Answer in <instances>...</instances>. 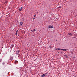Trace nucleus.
Wrapping results in <instances>:
<instances>
[{
    "label": "nucleus",
    "mask_w": 77,
    "mask_h": 77,
    "mask_svg": "<svg viewBox=\"0 0 77 77\" xmlns=\"http://www.w3.org/2000/svg\"><path fill=\"white\" fill-rule=\"evenodd\" d=\"M61 50H63V51H66V49H62Z\"/></svg>",
    "instance_id": "7"
},
{
    "label": "nucleus",
    "mask_w": 77,
    "mask_h": 77,
    "mask_svg": "<svg viewBox=\"0 0 77 77\" xmlns=\"http://www.w3.org/2000/svg\"><path fill=\"white\" fill-rule=\"evenodd\" d=\"M19 56H20V54H19L18 55V57H19Z\"/></svg>",
    "instance_id": "21"
},
{
    "label": "nucleus",
    "mask_w": 77,
    "mask_h": 77,
    "mask_svg": "<svg viewBox=\"0 0 77 77\" xmlns=\"http://www.w3.org/2000/svg\"><path fill=\"white\" fill-rule=\"evenodd\" d=\"M15 63H18V62L17 60L15 61Z\"/></svg>",
    "instance_id": "8"
},
{
    "label": "nucleus",
    "mask_w": 77,
    "mask_h": 77,
    "mask_svg": "<svg viewBox=\"0 0 77 77\" xmlns=\"http://www.w3.org/2000/svg\"><path fill=\"white\" fill-rule=\"evenodd\" d=\"M19 54V51H16V54Z\"/></svg>",
    "instance_id": "4"
},
{
    "label": "nucleus",
    "mask_w": 77,
    "mask_h": 77,
    "mask_svg": "<svg viewBox=\"0 0 77 77\" xmlns=\"http://www.w3.org/2000/svg\"><path fill=\"white\" fill-rule=\"evenodd\" d=\"M18 11H20V8H18Z\"/></svg>",
    "instance_id": "23"
},
{
    "label": "nucleus",
    "mask_w": 77,
    "mask_h": 77,
    "mask_svg": "<svg viewBox=\"0 0 77 77\" xmlns=\"http://www.w3.org/2000/svg\"><path fill=\"white\" fill-rule=\"evenodd\" d=\"M64 56H65L67 58H68V56L66 55H65Z\"/></svg>",
    "instance_id": "14"
},
{
    "label": "nucleus",
    "mask_w": 77,
    "mask_h": 77,
    "mask_svg": "<svg viewBox=\"0 0 77 77\" xmlns=\"http://www.w3.org/2000/svg\"><path fill=\"white\" fill-rule=\"evenodd\" d=\"M50 48H52V46L51 45L49 46Z\"/></svg>",
    "instance_id": "10"
},
{
    "label": "nucleus",
    "mask_w": 77,
    "mask_h": 77,
    "mask_svg": "<svg viewBox=\"0 0 77 77\" xmlns=\"http://www.w3.org/2000/svg\"><path fill=\"white\" fill-rule=\"evenodd\" d=\"M36 16V15H35L34 16V17L35 18Z\"/></svg>",
    "instance_id": "20"
},
{
    "label": "nucleus",
    "mask_w": 77,
    "mask_h": 77,
    "mask_svg": "<svg viewBox=\"0 0 77 77\" xmlns=\"http://www.w3.org/2000/svg\"><path fill=\"white\" fill-rule=\"evenodd\" d=\"M58 8H59L60 9V8H61V7L60 6V7H58Z\"/></svg>",
    "instance_id": "17"
},
{
    "label": "nucleus",
    "mask_w": 77,
    "mask_h": 77,
    "mask_svg": "<svg viewBox=\"0 0 77 77\" xmlns=\"http://www.w3.org/2000/svg\"><path fill=\"white\" fill-rule=\"evenodd\" d=\"M10 60H12V59H13V57H10Z\"/></svg>",
    "instance_id": "6"
},
{
    "label": "nucleus",
    "mask_w": 77,
    "mask_h": 77,
    "mask_svg": "<svg viewBox=\"0 0 77 77\" xmlns=\"http://www.w3.org/2000/svg\"><path fill=\"white\" fill-rule=\"evenodd\" d=\"M5 63H2V65H5Z\"/></svg>",
    "instance_id": "19"
},
{
    "label": "nucleus",
    "mask_w": 77,
    "mask_h": 77,
    "mask_svg": "<svg viewBox=\"0 0 77 77\" xmlns=\"http://www.w3.org/2000/svg\"><path fill=\"white\" fill-rule=\"evenodd\" d=\"M22 8H23V7H21L20 8V11H21V10H22Z\"/></svg>",
    "instance_id": "11"
},
{
    "label": "nucleus",
    "mask_w": 77,
    "mask_h": 77,
    "mask_svg": "<svg viewBox=\"0 0 77 77\" xmlns=\"http://www.w3.org/2000/svg\"><path fill=\"white\" fill-rule=\"evenodd\" d=\"M14 45H12L11 46V48H13V47H14Z\"/></svg>",
    "instance_id": "3"
},
{
    "label": "nucleus",
    "mask_w": 77,
    "mask_h": 77,
    "mask_svg": "<svg viewBox=\"0 0 77 77\" xmlns=\"http://www.w3.org/2000/svg\"><path fill=\"white\" fill-rule=\"evenodd\" d=\"M15 35H18V34H17V32H16Z\"/></svg>",
    "instance_id": "16"
},
{
    "label": "nucleus",
    "mask_w": 77,
    "mask_h": 77,
    "mask_svg": "<svg viewBox=\"0 0 77 77\" xmlns=\"http://www.w3.org/2000/svg\"><path fill=\"white\" fill-rule=\"evenodd\" d=\"M35 31H36V30L35 29H34L33 30V31L35 32Z\"/></svg>",
    "instance_id": "12"
},
{
    "label": "nucleus",
    "mask_w": 77,
    "mask_h": 77,
    "mask_svg": "<svg viewBox=\"0 0 77 77\" xmlns=\"http://www.w3.org/2000/svg\"><path fill=\"white\" fill-rule=\"evenodd\" d=\"M18 31V30H17L16 32H17H17Z\"/></svg>",
    "instance_id": "22"
},
{
    "label": "nucleus",
    "mask_w": 77,
    "mask_h": 77,
    "mask_svg": "<svg viewBox=\"0 0 77 77\" xmlns=\"http://www.w3.org/2000/svg\"><path fill=\"white\" fill-rule=\"evenodd\" d=\"M46 74H47V73L44 74L42 75H41V77H45V75H46Z\"/></svg>",
    "instance_id": "1"
},
{
    "label": "nucleus",
    "mask_w": 77,
    "mask_h": 77,
    "mask_svg": "<svg viewBox=\"0 0 77 77\" xmlns=\"http://www.w3.org/2000/svg\"><path fill=\"white\" fill-rule=\"evenodd\" d=\"M58 48H57L55 49V50H58Z\"/></svg>",
    "instance_id": "15"
},
{
    "label": "nucleus",
    "mask_w": 77,
    "mask_h": 77,
    "mask_svg": "<svg viewBox=\"0 0 77 77\" xmlns=\"http://www.w3.org/2000/svg\"><path fill=\"white\" fill-rule=\"evenodd\" d=\"M69 35H70V36H72V34L70 33H68Z\"/></svg>",
    "instance_id": "5"
},
{
    "label": "nucleus",
    "mask_w": 77,
    "mask_h": 77,
    "mask_svg": "<svg viewBox=\"0 0 77 77\" xmlns=\"http://www.w3.org/2000/svg\"><path fill=\"white\" fill-rule=\"evenodd\" d=\"M33 19H35V17H34V18H33Z\"/></svg>",
    "instance_id": "24"
},
{
    "label": "nucleus",
    "mask_w": 77,
    "mask_h": 77,
    "mask_svg": "<svg viewBox=\"0 0 77 77\" xmlns=\"http://www.w3.org/2000/svg\"><path fill=\"white\" fill-rule=\"evenodd\" d=\"M2 59H1L0 60V62H2Z\"/></svg>",
    "instance_id": "18"
},
{
    "label": "nucleus",
    "mask_w": 77,
    "mask_h": 77,
    "mask_svg": "<svg viewBox=\"0 0 77 77\" xmlns=\"http://www.w3.org/2000/svg\"><path fill=\"white\" fill-rule=\"evenodd\" d=\"M58 50H62V49L59 48H58Z\"/></svg>",
    "instance_id": "13"
},
{
    "label": "nucleus",
    "mask_w": 77,
    "mask_h": 77,
    "mask_svg": "<svg viewBox=\"0 0 77 77\" xmlns=\"http://www.w3.org/2000/svg\"><path fill=\"white\" fill-rule=\"evenodd\" d=\"M48 27H49V28L52 29V28H53V27L52 26L49 25V26Z\"/></svg>",
    "instance_id": "2"
},
{
    "label": "nucleus",
    "mask_w": 77,
    "mask_h": 77,
    "mask_svg": "<svg viewBox=\"0 0 77 77\" xmlns=\"http://www.w3.org/2000/svg\"><path fill=\"white\" fill-rule=\"evenodd\" d=\"M20 25H22L23 24V22H20Z\"/></svg>",
    "instance_id": "9"
}]
</instances>
